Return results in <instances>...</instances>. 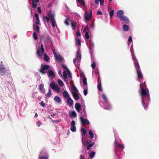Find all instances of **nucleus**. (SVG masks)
<instances>
[{
  "mask_svg": "<svg viewBox=\"0 0 159 159\" xmlns=\"http://www.w3.org/2000/svg\"><path fill=\"white\" fill-rule=\"evenodd\" d=\"M140 87L141 89V91L140 92L141 96L142 98V100L144 99V97H147L148 99H147V101L148 102H149L148 99V91L144 89L143 85V83L140 84Z\"/></svg>",
  "mask_w": 159,
  "mask_h": 159,
  "instance_id": "1",
  "label": "nucleus"
},
{
  "mask_svg": "<svg viewBox=\"0 0 159 159\" xmlns=\"http://www.w3.org/2000/svg\"><path fill=\"white\" fill-rule=\"evenodd\" d=\"M49 68L50 66L49 65H41V68L39 69V71L41 74H44L48 73L47 70Z\"/></svg>",
  "mask_w": 159,
  "mask_h": 159,
  "instance_id": "2",
  "label": "nucleus"
},
{
  "mask_svg": "<svg viewBox=\"0 0 159 159\" xmlns=\"http://www.w3.org/2000/svg\"><path fill=\"white\" fill-rule=\"evenodd\" d=\"M81 58V55L80 52V51H78L77 52V54L76 57L75 59H74L73 60V62L74 64L76 65V63L77 62L76 65L79 66Z\"/></svg>",
  "mask_w": 159,
  "mask_h": 159,
  "instance_id": "3",
  "label": "nucleus"
},
{
  "mask_svg": "<svg viewBox=\"0 0 159 159\" xmlns=\"http://www.w3.org/2000/svg\"><path fill=\"white\" fill-rule=\"evenodd\" d=\"M44 52V49L43 45L41 44L40 46V48H39L37 50V54L38 57L39 58H41L42 57V54Z\"/></svg>",
  "mask_w": 159,
  "mask_h": 159,
  "instance_id": "4",
  "label": "nucleus"
},
{
  "mask_svg": "<svg viewBox=\"0 0 159 159\" xmlns=\"http://www.w3.org/2000/svg\"><path fill=\"white\" fill-rule=\"evenodd\" d=\"M50 86L53 90L57 92H59L61 90L60 87L57 85H56L53 82H52L50 83Z\"/></svg>",
  "mask_w": 159,
  "mask_h": 159,
  "instance_id": "5",
  "label": "nucleus"
},
{
  "mask_svg": "<svg viewBox=\"0 0 159 159\" xmlns=\"http://www.w3.org/2000/svg\"><path fill=\"white\" fill-rule=\"evenodd\" d=\"M41 39L44 41H48L50 40L51 38L49 35L46 33L43 34L41 37Z\"/></svg>",
  "mask_w": 159,
  "mask_h": 159,
  "instance_id": "6",
  "label": "nucleus"
},
{
  "mask_svg": "<svg viewBox=\"0 0 159 159\" xmlns=\"http://www.w3.org/2000/svg\"><path fill=\"white\" fill-rule=\"evenodd\" d=\"M92 16V11L90 10L89 13L87 12L86 11L85 12L84 14V17L85 20H86L89 21L91 18Z\"/></svg>",
  "mask_w": 159,
  "mask_h": 159,
  "instance_id": "7",
  "label": "nucleus"
},
{
  "mask_svg": "<svg viewBox=\"0 0 159 159\" xmlns=\"http://www.w3.org/2000/svg\"><path fill=\"white\" fill-rule=\"evenodd\" d=\"M115 145L116 146V149L118 148V150L122 151L124 148V146L122 144H120L117 142H115Z\"/></svg>",
  "mask_w": 159,
  "mask_h": 159,
  "instance_id": "8",
  "label": "nucleus"
},
{
  "mask_svg": "<svg viewBox=\"0 0 159 159\" xmlns=\"http://www.w3.org/2000/svg\"><path fill=\"white\" fill-rule=\"evenodd\" d=\"M121 21H123V23L126 24H128L129 22V19L126 16H124L120 19Z\"/></svg>",
  "mask_w": 159,
  "mask_h": 159,
  "instance_id": "9",
  "label": "nucleus"
},
{
  "mask_svg": "<svg viewBox=\"0 0 159 159\" xmlns=\"http://www.w3.org/2000/svg\"><path fill=\"white\" fill-rule=\"evenodd\" d=\"M75 123L74 120H72L71 122V128H70L71 130L73 132L76 131V127L75 126Z\"/></svg>",
  "mask_w": 159,
  "mask_h": 159,
  "instance_id": "10",
  "label": "nucleus"
},
{
  "mask_svg": "<svg viewBox=\"0 0 159 159\" xmlns=\"http://www.w3.org/2000/svg\"><path fill=\"white\" fill-rule=\"evenodd\" d=\"M55 58L58 62H62L64 60L63 58L60 55H57Z\"/></svg>",
  "mask_w": 159,
  "mask_h": 159,
  "instance_id": "11",
  "label": "nucleus"
},
{
  "mask_svg": "<svg viewBox=\"0 0 159 159\" xmlns=\"http://www.w3.org/2000/svg\"><path fill=\"white\" fill-rule=\"evenodd\" d=\"M80 120L82 122V124L83 125H84L86 124H87L88 125H89L90 124V123L88 120L85 119H84L83 117L82 116L80 117Z\"/></svg>",
  "mask_w": 159,
  "mask_h": 159,
  "instance_id": "12",
  "label": "nucleus"
},
{
  "mask_svg": "<svg viewBox=\"0 0 159 159\" xmlns=\"http://www.w3.org/2000/svg\"><path fill=\"white\" fill-rule=\"evenodd\" d=\"M124 13L123 11L121 10H120L117 11L116 16L117 17L120 19V18L124 16Z\"/></svg>",
  "mask_w": 159,
  "mask_h": 159,
  "instance_id": "13",
  "label": "nucleus"
},
{
  "mask_svg": "<svg viewBox=\"0 0 159 159\" xmlns=\"http://www.w3.org/2000/svg\"><path fill=\"white\" fill-rule=\"evenodd\" d=\"M48 74V76L51 78H53L55 77V75L53 71L51 70H49Z\"/></svg>",
  "mask_w": 159,
  "mask_h": 159,
  "instance_id": "14",
  "label": "nucleus"
},
{
  "mask_svg": "<svg viewBox=\"0 0 159 159\" xmlns=\"http://www.w3.org/2000/svg\"><path fill=\"white\" fill-rule=\"evenodd\" d=\"M134 64L136 69V71L141 70L139 65L137 61L134 60Z\"/></svg>",
  "mask_w": 159,
  "mask_h": 159,
  "instance_id": "15",
  "label": "nucleus"
},
{
  "mask_svg": "<svg viewBox=\"0 0 159 159\" xmlns=\"http://www.w3.org/2000/svg\"><path fill=\"white\" fill-rule=\"evenodd\" d=\"M81 106L80 104L78 103H75V108L77 111L79 112L81 110Z\"/></svg>",
  "mask_w": 159,
  "mask_h": 159,
  "instance_id": "16",
  "label": "nucleus"
},
{
  "mask_svg": "<svg viewBox=\"0 0 159 159\" xmlns=\"http://www.w3.org/2000/svg\"><path fill=\"white\" fill-rule=\"evenodd\" d=\"M137 75L138 76V79H141L143 78V76L141 72V70L136 71Z\"/></svg>",
  "mask_w": 159,
  "mask_h": 159,
  "instance_id": "17",
  "label": "nucleus"
},
{
  "mask_svg": "<svg viewBox=\"0 0 159 159\" xmlns=\"http://www.w3.org/2000/svg\"><path fill=\"white\" fill-rule=\"evenodd\" d=\"M66 102L69 106H71L73 104V101L70 97L67 98Z\"/></svg>",
  "mask_w": 159,
  "mask_h": 159,
  "instance_id": "18",
  "label": "nucleus"
},
{
  "mask_svg": "<svg viewBox=\"0 0 159 159\" xmlns=\"http://www.w3.org/2000/svg\"><path fill=\"white\" fill-rule=\"evenodd\" d=\"M72 93L74 99L75 100H78L79 99V96L78 93L73 92H72Z\"/></svg>",
  "mask_w": 159,
  "mask_h": 159,
  "instance_id": "19",
  "label": "nucleus"
},
{
  "mask_svg": "<svg viewBox=\"0 0 159 159\" xmlns=\"http://www.w3.org/2000/svg\"><path fill=\"white\" fill-rule=\"evenodd\" d=\"M39 89L42 93H44L45 92V89L43 87V84H40L39 85Z\"/></svg>",
  "mask_w": 159,
  "mask_h": 159,
  "instance_id": "20",
  "label": "nucleus"
},
{
  "mask_svg": "<svg viewBox=\"0 0 159 159\" xmlns=\"http://www.w3.org/2000/svg\"><path fill=\"white\" fill-rule=\"evenodd\" d=\"M63 95L64 98H67L70 97L69 95L66 91L65 90L64 91Z\"/></svg>",
  "mask_w": 159,
  "mask_h": 159,
  "instance_id": "21",
  "label": "nucleus"
},
{
  "mask_svg": "<svg viewBox=\"0 0 159 159\" xmlns=\"http://www.w3.org/2000/svg\"><path fill=\"white\" fill-rule=\"evenodd\" d=\"M35 17L36 19L35 23L37 24H39V16L37 13H35Z\"/></svg>",
  "mask_w": 159,
  "mask_h": 159,
  "instance_id": "22",
  "label": "nucleus"
},
{
  "mask_svg": "<svg viewBox=\"0 0 159 159\" xmlns=\"http://www.w3.org/2000/svg\"><path fill=\"white\" fill-rule=\"evenodd\" d=\"M48 16L51 21L55 20L54 16L52 14L51 12H49L48 13Z\"/></svg>",
  "mask_w": 159,
  "mask_h": 159,
  "instance_id": "23",
  "label": "nucleus"
},
{
  "mask_svg": "<svg viewBox=\"0 0 159 159\" xmlns=\"http://www.w3.org/2000/svg\"><path fill=\"white\" fill-rule=\"evenodd\" d=\"M34 29H35L36 31L38 33H39V26L37 25H33Z\"/></svg>",
  "mask_w": 159,
  "mask_h": 159,
  "instance_id": "24",
  "label": "nucleus"
},
{
  "mask_svg": "<svg viewBox=\"0 0 159 159\" xmlns=\"http://www.w3.org/2000/svg\"><path fill=\"white\" fill-rule=\"evenodd\" d=\"M54 99L55 102L58 103H60L61 101V99L60 97L57 96L54 97Z\"/></svg>",
  "mask_w": 159,
  "mask_h": 159,
  "instance_id": "25",
  "label": "nucleus"
},
{
  "mask_svg": "<svg viewBox=\"0 0 159 159\" xmlns=\"http://www.w3.org/2000/svg\"><path fill=\"white\" fill-rule=\"evenodd\" d=\"M44 60L46 61H48L50 60L49 57L47 55L46 53H45L44 55Z\"/></svg>",
  "mask_w": 159,
  "mask_h": 159,
  "instance_id": "26",
  "label": "nucleus"
},
{
  "mask_svg": "<svg viewBox=\"0 0 159 159\" xmlns=\"http://www.w3.org/2000/svg\"><path fill=\"white\" fill-rule=\"evenodd\" d=\"M129 26L126 25H124L123 26V30L125 31H128L129 30Z\"/></svg>",
  "mask_w": 159,
  "mask_h": 159,
  "instance_id": "27",
  "label": "nucleus"
},
{
  "mask_svg": "<svg viewBox=\"0 0 159 159\" xmlns=\"http://www.w3.org/2000/svg\"><path fill=\"white\" fill-rule=\"evenodd\" d=\"M6 73V70L4 69L0 70V75L4 76Z\"/></svg>",
  "mask_w": 159,
  "mask_h": 159,
  "instance_id": "28",
  "label": "nucleus"
},
{
  "mask_svg": "<svg viewBox=\"0 0 159 159\" xmlns=\"http://www.w3.org/2000/svg\"><path fill=\"white\" fill-rule=\"evenodd\" d=\"M142 104L143 106V107H144V108L146 110L147 108H148V106H147V104L145 103V102H144V99H143V100H142Z\"/></svg>",
  "mask_w": 159,
  "mask_h": 159,
  "instance_id": "29",
  "label": "nucleus"
},
{
  "mask_svg": "<svg viewBox=\"0 0 159 159\" xmlns=\"http://www.w3.org/2000/svg\"><path fill=\"white\" fill-rule=\"evenodd\" d=\"M57 83L61 87H62L64 85V84L62 81L60 79L57 80Z\"/></svg>",
  "mask_w": 159,
  "mask_h": 159,
  "instance_id": "30",
  "label": "nucleus"
},
{
  "mask_svg": "<svg viewBox=\"0 0 159 159\" xmlns=\"http://www.w3.org/2000/svg\"><path fill=\"white\" fill-rule=\"evenodd\" d=\"M63 76L64 80H66L67 78V72L66 71H64L63 72Z\"/></svg>",
  "mask_w": 159,
  "mask_h": 159,
  "instance_id": "31",
  "label": "nucleus"
},
{
  "mask_svg": "<svg viewBox=\"0 0 159 159\" xmlns=\"http://www.w3.org/2000/svg\"><path fill=\"white\" fill-rule=\"evenodd\" d=\"M98 89L99 90L101 91H102V84L101 83H98Z\"/></svg>",
  "mask_w": 159,
  "mask_h": 159,
  "instance_id": "32",
  "label": "nucleus"
},
{
  "mask_svg": "<svg viewBox=\"0 0 159 159\" xmlns=\"http://www.w3.org/2000/svg\"><path fill=\"white\" fill-rule=\"evenodd\" d=\"M81 134L82 135H85L86 133L85 129L83 128H81Z\"/></svg>",
  "mask_w": 159,
  "mask_h": 159,
  "instance_id": "33",
  "label": "nucleus"
},
{
  "mask_svg": "<svg viewBox=\"0 0 159 159\" xmlns=\"http://www.w3.org/2000/svg\"><path fill=\"white\" fill-rule=\"evenodd\" d=\"M89 134L90 136V138L91 139H92L93 138V132L91 130H89Z\"/></svg>",
  "mask_w": 159,
  "mask_h": 159,
  "instance_id": "34",
  "label": "nucleus"
},
{
  "mask_svg": "<svg viewBox=\"0 0 159 159\" xmlns=\"http://www.w3.org/2000/svg\"><path fill=\"white\" fill-rule=\"evenodd\" d=\"M102 98L105 102H107V100L106 96L105 94H103L102 96Z\"/></svg>",
  "mask_w": 159,
  "mask_h": 159,
  "instance_id": "35",
  "label": "nucleus"
},
{
  "mask_svg": "<svg viewBox=\"0 0 159 159\" xmlns=\"http://www.w3.org/2000/svg\"><path fill=\"white\" fill-rule=\"evenodd\" d=\"M83 83L84 85H87V79L86 77L84 78L83 79Z\"/></svg>",
  "mask_w": 159,
  "mask_h": 159,
  "instance_id": "36",
  "label": "nucleus"
},
{
  "mask_svg": "<svg viewBox=\"0 0 159 159\" xmlns=\"http://www.w3.org/2000/svg\"><path fill=\"white\" fill-rule=\"evenodd\" d=\"M94 143H90L88 146L87 149V150H89L91 147H92L94 144Z\"/></svg>",
  "mask_w": 159,
  "mask_h": 159,
  "instance_id": "37",
  "label": "nucleus"
},
{
  "mask_svg": "<svg viewBox=\"0 0 159 159\" xmlns=\"http://www.w3.org/2000/svg\"><path fill=\"white\" fill-rule=\"evenodd\" d=\"M33 37L34 39L35 40H37L38 39L37 35L36 33L34 32L33 34Z\"/></svg>",
  "mask_w": 159,
  "mask_h": 159,
  "instance_id": "38",
  "label": "nucleus"
},
{
  "mask_svg": "<svg viewBox=\"0 0 159 159\" xmlns=\"http://www.w3.org/2000/svg\"><path fill=\"white\" fill-rule=\"evenodd\" d=\"M75 40L78 45H81V40L79 39L76 38L75 39Z\"/></svg>",
  "mask_w": 159,
  "mask_h": 159,
  "instance_id": "39",
  "label": "nucleus"
},
{
  "mask_svg": "<svg viewBox=\"0 0 159 159\" xmlns=\"http://www.w3.org/2000/svg\"><path fill=\"white\" fill-rule=\"evenodd\" d=\"M114 11L113 10H111L110 11V12H109L110 16L111 18H112V16H113V15H114Z\"/></svg>",
  "mask_w": 159,
  "mask_h": 159,
  "instance_id": "40",
  "label": "nucleus"
},
{
  "mask_svg": "<svg viewBox=\"0 0 159 159\" xmlns=\"http://www.w3.org/2000/svg\"><path fill=\"white\" fill-rule=\"evenodd\" d=\"M71 26L72 29L73 30H75V29L76 25L74 22H72Z\"/></svg>",
  "mask_w": 159,
  "mask_h": 159,
  "instance_id": "41",
  "label": "nucleus"
},
{
  "mask_svg": "<svg viewBox=\"0 0 159 159\" xmlns=\"http://www.w3.org/2000/svg\"><path fill=\"white\" fill-rule=\"evenodd\" d=\"M85 37L86 39L88 40L89 39V35L88 32H86L85 34Z\"/></svg>",
  "mask_w": 159,
  "mask_h": 159,
  "instance_id": "42",
  "label": "nucleus"
},
{
  "mask_svg": "<svg viewBox=\"0 0 159 159\" xmlns=\"http://www.w3.org/2000/svg\"><path fill=\"white\" fill-rule=\"evenodd\" d=\"M70 21V19L68 18L66 19L64 22V23L66 25H69V21Z\"/></svg>",
  "mask_w": 159,
  "mask_h": 159,
  "instance_id": "43",
  "label": "nucleus"
},
{
  "mask_svg": "<svg viewBox=\"0 0 159 159\" xmlns=\"http://www.w3.org/2000/svg\"><path fill=\"white\" fill-rule=\"evenodd\" d=\"M51 24L53 28H54L55 26L56 21L55 20H51Z\"/></svg>",
  "mask_w": 159,
  "mask_h": 159,
  "instance_id": "44",
  "label": "nucleus"
},
{
  "mask_svg": "<svg viewBox=\"0 0 159 159\" xmlns=\"http://www.w3.org/2000/svg\"><path fill=\"white\" fill-rule=\"evenodd\" d=\"M95 154V152H93L90 153L89 156L91 158H93V157Z\"/></svg>",
  "mask_w": 159,
  "mask_h": 159,
  "instance_id": "45",
  "label": "nucleus"
},
{
  "mask_svg": "<svg viewBox=\"0 0 159 159\" xmlns=\"http://www.w3.org/2000/svg\"><path fill=\"white\" fill-rule=\"evenodd\" d=\"M37 3L34 2H32V7L33 8H36L37 6Z\"/></svg>",
  "mask_w": 159,
  "mask_h": 159,
  "instance_id": "46",
  "label": "nucleus"
},
{
  "mask_svg": "<svg viewBox=\"0 0 159 159\" xmlns=\"http://www.w3.org/2000/svg\"><path fill=\"white\" fill-rule=\"evenodd\" d=\"M51 95V90L50 89H49L48 92L47 94V97H49Z\"/></svg>",
  "mask_w": 159,
  "mask_h": 159,
  "instance_id": "47",
  "label": "nucleus"
},
{
  "mask_svg": "<svg viewBox=\"0 0 159 159\" xmlns=\"http://www.w3.org/2000/svg\"><path fill=\"white\" fill-rule=\"evenodd\" d=\"M62 67L63 68V69H64L66 70L67 71V72L68 71L70 70L69 69L67 68V67H66V66L64 65L63 64L62 65Z\"/></svg>",
  "mask_w": 159,
  "mask_h": 159,
  "instance_id": "48",
  "label": "nucleus"
},
{
  "mask_svg": "<svg viewBox=\"0 0 159 159\" xmlns=\"http://www.w3.org/2000/svg\"><path fill=\"white\" fill-rule=\"evenodd\" d=\"M91 66L93 69H94L96 66V64L95 62L93 61L92 62Z\"/></svg>",
  "mask_w": 159,
  "mask_h": 159,
  "instance_id": "49",
  "label": "nucleus"
},
{
  "mask_svg": "<svg viewBox=\"0 0 159 159\" xmlns=\"http://www.w3.org/2000/svg\"><path fill=\"white\" fill-rule=\"evenodd\" d=\"M78 1L82 5H84L85 3L84 0H78Z\"/></svg>",
  "mask_w": 159,
  "mask_h": 159,
  "instance_id": "50",
  "label": "nucleus"
},
{
  "mask_svg": "<svg viewBox=\"0 0 159 159\" xmlns=\"http://www.w3.org/2000/svg\"><path fill=\"white\" fill-rule=\"evenodd\" d=\"M89 26H88V25H87L86 26L85 28V29H84V31H83V32H84L85 31H87V32H88V31L89 30Z\"/></svg>",
  "mask_w": 159,
  "mask_h": 159,
  "instance_id": "51",
  "label": "nucleus"
},
{
  "mask_svg": "<svg viewBox=\"0 0 159 159\" xmlns=\"http://www.w3.org/2000/svg\"><path fill=\"white\" fill-rule=\"evenodd\" d=\"M71 116L74 117L76 116V112L75 111H72L71 113Z\"/></svg>",
  "mask_w": 159,
  "mask_h": 159,
  "instance_id": "52",
  "label": "nucleus"
},
{
  "mask_svg": "<svg viewBox=\"0 0 159 159\" xmlns=\"http://www.w3.org/2000/svg\"><path fill=\"white\" fill-rule=\"evenodd\" d=\"M72 89H73L74 91H75V92H78V89H77V88L75 87V85L73 86Z\"/></svg>",
  "mask_w": 159,
  "mask_h": 159,
  "instance_id": "53",
  "label": "nucleus"
},
{
  "mask_svg": "<svg viewBox=\"0 0 159 159\" xmlns=\"http://www.w3.org/2000/svg\"><path fill=\"white\" fill-rule=\"evenodd\" d=\"M67 72V74H68V76L70 78H72V75H71V73L70 71V70L68 71Z\"/></svg>",
  "mask_w": 159,
  "mask_h": 159,
  "instance_id": "54",
  "label": "nucleus"
},
{
  "mask_svg": "<svg viewBox=\"0 0 159 159\" xmlns=\"http://www.w3.org/2000/svg\"><path fill=\"white\" fill-rule=\"evenodd\" d=\"M84 94L85 96L87 95V89H85L84 91Z\"/></svg>",
  "mask_w": 159,
  "mask_h": 159,
  "instance_id": "55",
  "label": "nucleus"
},
{
  "mask_svg": "<svg viewBox=\"0 0 159 159\" xmlns=\"http://www.w3.org/2000/svg\"><path fill=\"white\" fill-rule=\"evenodd\" d=\"M39 159H48V157L47 156L41 157Z\"/></svg>",
  "mask_w": 159,
  "mask_h": 159,
  "instance_id": "56",
  "label": "nucleus"
},
{
  "mask_svg": "<svg viewBox=\"0 0 159 159\" xmlns=\"http://www.w3.org/2000/svg\"><path fill=\"white\" fill-rule=\"evenodd\" d=\"M40 105L42 106L43 107H44L45 106V103L43 101H42L40 102Z\"/></svg>",
  "mask_w": 159,
  "mask_h": 159,
  "instance_id": "57",
  "label": "nucleus"
},
{
  "mask_svg": "<svg viewBox=\"0 0 159 159\" xmlns=\"http://www.w3.org/2000/svg\"><path fill=\"white\" fill-rule=\"evenodd\" d=\"M44 19H45L47 20V22H48L49 21V17H47V16H45L44 17Z\"/></svg>",
  "mask_w": 159,
  "mask_h": 159,
  "instance_id": "58",
  "label": "nucleus"
},
{
  "mask_svg": "<svg viewBox=\"0 0 159 159\" xmlns=\"http://www.w3.org/2000/svg\"><path fill=\"white\" fill-rule=\"evenodd\" d=\"M5 67L2 64H0V70H3V69Z\"/></svg>",
  "mask_w": 159,
  "mask_h": 159,
  "instance_id": "59",
  "label": "nucleus"
},
{
  "mask_svg": "<svg viewBox=\"0 0 159 159\" xmlns=\"http://www.w3.org/2000/svg\"><path fill=\"white\" fill-rule=\"evenodd\" d=\"M37 10H38V12L39 13H40V14L41 13V7H39L37 8Z\"/></svg>",
  "mask_w": 159,
  "mask_h": 159,
  "instance_id": "60",
  "label": "nucleus"
},
{
  "mask_svg": "<svg viewBox=\"0 0 159 159\" xmlns=\"http://www.w3.org/2000/svg\"><path fill=\"white\" fill-rule=\"evenodd\" d=\"M100 2V4L101 6H102L103 4L104 0H99Z\"/></svg>",
  "mask_w": 159,
  "mask_h": 159,
  "instance_id": "61",
  "label": "nucleus"
},
{
  "mask_svg": "<svg viewBox=\"0 0 159 159\" xmlns=\"http://www.w3.org/2000/svg\"><path fill=\"white\" fill-rule=\"evenodd\" d=\"M98 83H101V79L99 75L98 79Z\"/></svg>",
  "mask_w": 159,
  "mask_h": 159,
  "instance_id": "62",
  "label": "nucleus"
},
{
  "mask_svg": "<svg viewBox=\"0 0 159 159\" xmlns=\"http://www.w3.org/2000/svg\"><path fill=\"white\" fill-rule=\"evenodd\" d=\"M132 41V37L131 36H129V38L128 40V43L131 42Z\"/></svg>",
  "mask_w": 159,
  "mask_h": 159,
  "instance_id": "63",
  "label": "nucleus"
},
{
  "mask_svg": "<svg viewBox=\"0 0 159 159\" xmlns=\"http://www.w3.org/2000/svg\"><path fill=\"white\" fill-rule=\"evenodd\" d=\"M76 35L77 36H78L79 37L80 36L81 34H80V31H78V32H76Z\"/></svg>",
  "mask_w": 159,
  "mask_h": 159,
  "instance_id": "64",
  "label": "nucleus"
}]
</instances>
